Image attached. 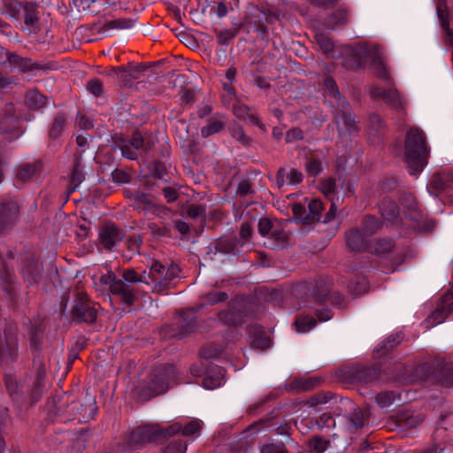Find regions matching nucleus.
Wrapping results in <instances>:
<instances>
[{"instance_id":"7ed1b4c3","label":"nucleus","mask_w":453,"mask_h":453,"mask_svg":"<svg viewBox=\"0 0 453 453\" xmlns=\"http://www.w3.org/2000/svg\"><path fill=\"white\" fill-rule=\"evenodd\" d=\"M180 429L181 425L179 423L171 425L167 428H162L159 425L141 426L129 434L127 443L131 449H135L147 443L158 442L177 434Z\"/></svg>"},{"instance_id":"c85d7f7f","label":"nucleus","mask_w":453,"mask_h":453,"mask_svg":"<svg viewBox=\"0 0 453 453\" xmlns=\"http://www.w3.org/2000/svg\"><path fill=\"white\" fill-rule=\"evenodd\" d=\"M42 271V265L33 257L27 258L26 265L22 268V273L30 284L36 282L39 280Z\"/></svg>"},{"instance_id":"f8f14e48","label":"nucleus","mask_w":453,"mask_h":453,"mask_svg":"<svg viewBox=\"0 0 453 453\" xmlns=\"http://www.w3.org/2000/svg\"><path fill=\"white\" fill-rule=\"evenodd\" d=\"M334 114V121L338 128L339 135H345L351 134L357 130L355 118L349 112V104L342 101L339 105Z\"/></svg>"},{"instance_id":"473e14b6","label":"nucleus","mask_w":453,"mask_h":453,"mask_svg":"<svg viewBox=\"0 0 453 453\" xmlns=\"http://www.w3.org/2000/svg\"><path fill=\"white\" fill-rule=\"evenodd\" d=\"M380 210L385 219L394 224L399 221V209L395 202L384 199L380 205Z\"/></svg>"},{"instance_id":"a19ab883","label":"nucleus","mask_w":453,"mask_h":453,"mask_svg":"<svg viewBox=\"0 0 453 453\" xmlns=\"http://www.w3.org/2000/svg\"><path fill=\"white\" fill-rule=\"evenodd\" d=\"M27 104L33 110H38L46 104V97L37 90H29L26 96Z\"/></svg>"},{"instance_id":"39448f33","label":"nucleus","mask_w":453,"mask_h":453,"mask_svg":"<svg viewBox=\"0 0 453 453\" xmlns=\"http://www.w3.org/2000/svg\"><path fill=\"white\" fill-rule=\"evenodd\" d=\"M97 308L84 292L78 291L73 301L70 313L77 323H93L97 318Z\"/></svg>"},{"instance_id":"4468645a","label":"nucleus","mask_w":453,"mask_h":453,"mask_svg":"<svg viewBox=\"0 0 453 453\" xmlns=\"http://www.w3.org/2000/svg\"><path fill=\"white\" fill-rule=\"evenodd\" d=\"M371 59V69L375 76L385 81H390L391 76L388 67L384 62V53L378 46H372L369 48V57Z\"/></svg>"},{"instance_id":"a18cd8bd","label":"nucleus","mask_w":453,"mask_h":453,"mask_svg":"<svg viewBox=\"0 0 453 453\" xmlns=\"http://www.w3.org/2000/svg\"><path fill=\"white\" fill-rule=\"evenodd\" d=\"M368 128L370 134L379 136L383 133L385 128L384 120L377 114L373 113L369 116Z\"/></svg>"},{"instance_id":"bf43d9fd","label":"nucleus","mask_w":453,"mask_h":453,"mask_svg":"<svg viewBox=\"0 0 453 453\" xmlns=\"http://www.w3.org/2000/svg\"><path fill=\"white\" fill-rule=\"evenodd\" d=\"M326 298L332 304L336 305V306H340L342 303V297L341 296V295L338 292H332L330 294L323 292L321 294L316 295V299L319 302H323Z\"/></svg>"},{"instance_id":"2eb2a0df","label":"nucleus","mask_w":453,"mask_h":453,"mask_svg":"<svg viewBox=\"0 0 453 453\" xmlns=\"http://www.w3.org/2000/svg\"><path fill=\"white\" fill-rule=\"evenodd\" d=\"M453 299L451 294H445L441 303L437 305L436 309L428 316L426 320L427 324L426 328L442 323L449 313H452L450 309H453Z\"/></svg>"},{"instance_id":"f3484780","label":"nucleus","mask_w":453,"mask_h":453,"mask_svg":"<svg viewBox=\"0 0 453 453\" xmlns=\"http://www.w3.org/2000/svg\"><path fill=\"white\" fill-rule=\"evenodd\" d=\"M240 241L235 236L221 237L217 239L210 247V252L224 255H237L240 252Z\"/></svg>"},{"instance_id":"4d7b16f0","label":"nucleus","mask_w":453,"mask_h":453,"mask_svg":"<svg viewBox=\"0 0 453 453\" xmlns=\"http://www.w3.org/2000/svg\"><path fill=\"white\" fill-rule=\"evenodd\" d=\"M187 445L181 440H173L164 449V453H185Z\"/></svg>"},{"instance_id":"6e6552de","label":"nucleus","mask_w":453,"mask_h":453,"mask_svg":"<svg viewBox=\"0 0 453 453\" xmlns=\"http://www.w3.org/2000/svg\"><path fill=\"white\" fill-rule=\"evenodd\" d=\"M196 328V311L188 310L183 311L177 321L169 327V336L182 339L194 332Z\"/></svg>"},{"instance_id":"393cba45","label":"nucleus","mask_w":453,"mask_h":453,"mask_svg":"<svg viewBox=\"0 0 453 453\" xmlns=\"http://www.w3.org/2000/svg\"><path fill=\"white\" fill-rule=\"evenodd\" d=\"M85 180L84 167L82 165V157L81 155H75L73 169L70 175V186L68 192H74L77 188Z\"/></svg>"},{"instance_id":"79ce46f5","label":"nucleus","mask_w":453,"mask_h":453,"mask_svg":"<svg viewBox=\"0 0 453 453\" xmlns=\"http://www.w3.org/2000/svg\"><path fill=\"white\" fill-rule=\"evenodd\" d=\"M349 20L348 12L344 8H340L330 15L326 19V25L329 28H334L338 25H345Z\"/></svg>"},{"instance_id":"f704fd0d","label":"nucleus","mask_w":453,"mask_h":453,"mask_svg":"<svg viewBox=\"0 0 453 453\" xmlns=\"http://www.w3.org/2000/svg\"><path fill=\"white\" fill-rule=\"evenodd\" d=\"M231 308L223 311L219 314V319L227 325L238 326L243 322V314L240 310H236L234 304Z\"/></svg>"},{"instance_id":"338daca9","label":"nucleus","mask_w":453,"mask_h":453,"mask_svg":"<svg viewBox=\"0 0 453 453\" xmlns=\"http://www.w3.org/2000/svg\"><path fill=\"white\" fill-rule=\"evenodd\" d=\"M260 453H288L284 444H264L260 448Z\"/></svg>"},{"instance_id":"052dcab7","label":"nucleus","mask_w":453,"mask_h":453,"mask_svg":"<svg viewBox=\"0 0 453 453\" xmlns=\"http://www.w3.org/2000/svg\"><path fill=\"white\" fill-rule=\"evenodd\" d=\"M227 298V293L221 291H212L204 296L205 302L210 304H215L220 302H225Z\"/></svg>"},{"instance_id":"a878e982","label":"nucleus","mask_w":453,"mask_h":453,"mask_svg":"<svg viewBox=\"0 0 453 453\" xmlns=\"http://www.w3.org/2000/svg\"><path fill=\"white\" fill-rule=\"evenodd\" d=\"M129 197L132 200V205L135 210L150 211L157 208L155 199L150 194L135 192Z\"/></svg>"},{"instance_id":"37998d69","label":"nucleus","mask_w":453,"mask_h":453,"mask_svg":"<svg viewBox=\"0 0 453 453\" xmlns=\"http://www.w3.org/2000/svg\"><path fill=\"white\" fill-rule=\"evenodd\" d=\"M66 123V117L64 113H58L54 118L52 126L49 131V136L50 139H57L58 138L65 126Z\"/></svg>"},{"instance_id":"5701e85b","label":"nucleus","mask_w":453,"mask_h":453,"mask_svg":"<svg viewBox=\"0 0 453 453\" xmlns=\"http://www.w3.org/2000/svg\"><path fill=\"white\" fill-rule=\"evenodd\" d=\"M343 403L349 407L351 411L345 418L347 419L348 428L356 431L365 426V419L360 408L349 399H345Z\"/></svg>"},{"instance_id":"1a4fd4ad","label":"nucleus","mask_w":453,"mask_h":453,"mask_svg":"<svg viewBox=\"0 0 453 453\" xmlns=\"http://www.w3.org/2000/svg\"><path fill=\"white\" fill-rule=\"evenodd\" d=\"M370 96L372 99L381 98L392 109L398 112H405L406 101L395 88L384 89L374 86L370 88Z\"/></svg>"},{"instance_id":"6e6d98bb","label":"nucleus","mask_w":453,"mask_h":453,"mask_svg":"<svg viewBox=\"0 0 453 453\" xmlns=\"http://www.w3.org/2000/svg\"><path fill=\"white\" fill-rule=\"evenodd\" d=\"M142 243V239L140 235L133 234L129 236V238L127 241V248L130 252L129 257H131V256L134 254L139 253Z\"/></svg>"},{"instance_id":"cd10ccee","label":"nucleus","mask_w":453,"mask_h":453,"mask_svg":"<svg viewBox=\"0 0 453 453\" xmlns=\"http://www.w3.org/2000/svg\"><path fill=\"white\" fill-rule=\"evenodd\" d=\"M19 119L14 114L12 105H8L0 114V133L11 132L17 128Z\"/></svg>"},{"instance_id":"423d86ee","label":"nucleus","mask_w":453,"mask_h":453,"mask_svg":"<svg viewBox=\"0 0 453 453\" xmlns=\"http://www.w3.org/2000/svg\"><path fill=\"white\" fill-rule=\"evenodd\" d=\"M150 376V385L149 388L150 393L148 394L149 397L165 393L171 383L175 380L177 372L172 365H158L155 366Z\"/></svg>"},{"instance_id":"0eeeda50","label":"nucleus","mask_w":453,"mask_h":453,"mask_svg":"<svg viewBox=\"0 0 453 453\" xmlns=\"http://www.w3.org/2000/svg\"><path fill=\"white\" fill-rule=\"evenodd\" d=\"M380 369L376 366L355 365L345 371V379L350 383H372L379 380Z\"/></svg>"},{"instance_id":"ea45409f","label":"nucleus","mask_w":453,"mask_h":453,"mask_svg":"<svg viewBox=\"0 0 453 453\" xmlns=\"http://www.w3.org/2000/svg\"><path fill=\"white\" fill-rule=\"evenodd\" d=\"M437 15L441 20L443 30L447 32L449 35H450L451 31L449 29V12L448 11L445 0H438Z\"/></svg>"},{"instance_id":"864d4df0","label":"nucleus","mask_w":453,"mask_h":453,"mask_svg":"<svg viewBox=\"0 0 453 453\" xmlns=\"http://www.w3.org/2000/svg\"><path fill=\"white\" fill-rule=\"evenodd\" d=\"M315 40L317 42V43L319 45L320 49L322 50V51L329 56H334L333 55V51H334V43L331 40V38H329L328 36L323 35V34H317L316 36H315Z\"/></svg>"},{"instance_id":"20e7f679","label":"nucleus","mask_w":453,"mask_h":453,"mask_svg":"<svg viewBox=\"0 0 453 453\" xmlns=\"http://www.w3.org/2000/svg\"><path fill=\"white\" fill-rule=\"evenodd\" d=\"M180 273L175 264L164 265L159 261H153L147 272L148 285H153V291L162 292L170 285Z\"/></svg>"},{"instance_id":"4be33fe9","label":"nucleus","mask_w":453,"mask_h":453,"mask_svg":"<svg viewBox=\"0 0 453 453\" xmlns=\"http://www.w3.org/2000/svg\"><path fill=\"white\" fill-rule=\"evenodd\" d=\"M303 180V173L297 169L281 167L277 171L275 182L278 188H283L285 185L296 186Z\"/></svg>"},{"instance_id":"4c0bfd02","label":"nucleus","mask_w":453,"mask_h":453,"mask_svg":"<svg viewBox=\"0 0 453 453\" xmlns=\"http://www.w3.org/2000/svg\"><path fill=\"white\" fill-rule=\"evenodd\" d=\"M380 227V223L375 219V217L367 215L362 221V226L360 231L367 238L374 234Z\"/></svg>"},{"instance_id":"bb28decb","label":"nucleus","mask_w":453,"mask_h":453,"mask_svg":"<svg viewBox=\"0 0 453 453\" xmlns=\"http://www.w3.org/2000/svg\"><path fill=\"white\" fill-rule=\"evenodd\" d=\"M17 336L12 329H4V338H0V357H12L17 349Z\"/></svg>"},{"instance_id":"e433bc0d","label":"nucleus","mask_w":453,"mask_h":453,"mask_svg":"<svg viewBox=\"0 0 453 453\" xmlns=\"http://www.w3.org/2000/svg\"><path fill=\"white\" fill-rule=\"evenodd\" d=\"M122 280H125L130 286L134 283H144L148 285L149 280L147 279V271H142V273H138L134 269H126L122 273Z\"/></svg>"},{"instance_id":"680f3d73","label":"nucleus","mask_w":453,"mask_h":453,"mask_svg":"<svg viewBox=\"0 0 453 453\" xmlns=\"http://www.w3.org/2000/svg\"><path fill=\"white\" fill-rule=\"evenodd\" d=\"M87 88L95 96H100L104 92L103 82L97 78L89 80L87 82Z\"/></svg>"},{"instance_id":"72a5a7b5","label":"nucleus","mask_w":453,"mask_h":453,"mask_svg":"<svg viewBox=\"0 0 453 453\" xmlns=\"http://www.w3.org/2000/svg\"><path fill=\"white\" fill-rule=\"evenodd\" d=\"M23 19L26 26L35 28L39 23L40 13L37 4L27 3L23 7Z\"/></svg>"},{"instance_id":"5fc2aeb1","label":"nucleus","mask_w":453,"mask_h":453,"mask_svg":"<svg viewBox=\"0 0 453 453\" xmlns=\"http://www.w3.org/2000/svg\"><path fill=\"white\" fill-rule=\"evenodd\" d=\"M328 443V441L316 436L310 440L308 447L311 452L323 453L326 449Z\"/></svg>"},{"instance_id":"69168bd1","label":"nucleus","mask_w":453,"mask_h":453,"mask_svg":"<svg viewBox=\"0 0 453 453\" xmlns=\"http://www.w3.org/2000/svg\"><path fill=\"white\" fill-rule=\"evenodd\" d=\"M148 228L156 237L171 236L170 230L165 226H160L156 223H149Z\"/></svg>"},{"instance_id":"09e8293b","label":"nucleus","mask_w":453,"mask_h":453,"mask_svg":"<svg viewBox=\"0 0 453 453\" xmlns=\"http://www.w3.org/2000/svg\"><path fill=\"white\" fill-rule=\"evenodd\" d=\"M140 78L139 75L134 74L129 67L120 68V73L119 75L118 83L124 87H131L134 83V81L138 80Z\"/></svg>"},{"instance_id":"9b49d317","label":"nucleus","mask_w":453,"mask_h":453,"mask_svg":"<svg viewBox=\"0 0 453 453\" xmlns=\"http://www.w3.org/2000/svg\"><path fill=\"white\" fill-rule=\"evenodd\" d=\"M42 164L41 161L23 163L17 166L15 174V186L22 188L25 184L37 180L41 176Z\"/></svg>"},{"instance_id":"7c9ffc66","label":"nucleus","mask_w":453,"mask_h":453,"mask_svg":"<svg viewBox=\"0 0 453 453\" xmlns=\"http://www.w3.org/2000/svg\"><path fill=\"white\" fill-rule=\"evenodd\" d=\"M395 248V242L390 238H378L372 242L370 246L371 253L379 257H384L390 253Z\"/></svg>"},{"instance_id":"0e129e2a","label":"nucleus","mask_w":453,"mask_h":453,"mask_svg":"<svg viewBox=\"0 0 453 453\" xmlns=\"http://www.w3.org/2000/svg\"><path fill=\"white\" fill-rule=\"evenodd\" d=\"M271 345V340L269 337L261 335L253 339L251 342V347L256 349H266Z\"/></svg>"},{"instance_id":"2f4dec72","label":"nucleus","mask_w":453,"mask_h":453,"mask_svg":"<svg viewBox=\"0 0 453 453\" xmlns=\"http://www.w3.org/2000/svg\"><path fill=\"white\" fill-rule=\"evenodd\" d=\"M0 50V55H4L11 65L17 67L23 73L29 72L30 58H22L14 52L5 50L4 48H1Z\"/></svg>"},{"instance_id":"9d476101","label":"nucleus","mask_w":453,"mask_h":453,"mask_svg":"<svg viewBox=\"0 0 453 453\" xmlns=\"http://www.w3.org/2000/svg\"><path fill=\"white\" fill-rule=\"evenodd\" d=\"M124 238V230L112 222L104 223L99 229V243L109 251L112 250Z\"/></svg>"},{"instance_id":"774afa93","label":"nucleus","mask_w":453,"mask_h":453,"mask_svg":"<svg viewBox=\"0 0 453 453\" xmlns=\"http://www.w3.org/2000/svg\"><path fill=\"white\" fill-rule=\"evenodd\" d=\"M303 139V132L299 127L290 128L286 134V142L291 143Z\"/></svg>"},{"instance_id":"e2e57ef3","label":"nucleus","mask_w":453,"mask_h":453,"mask_svg":"<svg viewBox=\"0 0 453 453\" xmlns=\"http://www.w3.org/2000/svg\"><path fill=\"white\" fill-rule=\"evenodd\" d=\"M187 215L192 219L203 218L205 215V206L190 204L187 208Z\"/></svg>"},{"instance_id":"8fccbe9b","label":"nucleus","mask_w":453,"mask_h":453,"mask_svg":"<svg viewBox=\"0 0 453 453\" xmlns=\"http://www.w3.org/2000/svg\"><path fill=\"white\" fill-rule=\"evenodd\" d=\"M19 11L20 4L16 0H3V4L0 5V12L12 18H16Z\"/></svg>"},{"instance_id":"49530a36","label":"nucleus","mask_w":453,"mask_h":453,"mask_svg":"<svg viewBox=\"0 0 453 453\" xmlns=\"http://www.w3.org/2000/svg\"><path fill=\"white\" fill-rule=\"evenodd\" d=\"M402 340L401 335L395 334L390 335L387 340H385L377 349L376 352L378 356H383L386 355L388 352H389L395 346L400 343Z\"/></svg>"},{"instance_id":"f257e3e1","label":"nucleus","mask_w":453,"mask_h":453,"mask_svg":"<svg viewBox=\"0 0 453 453\" xmlns=\"http://www.w3.org/2000/svg\"><path fill=\"white\" fill-rule=\"evenodd\" d=\"M404 157L410 174L419 173L427 164L429 149L426 135L418 127H411L405 135Z\"/></svg>"},{"instance_id":"58836bf2","label":"nucleus","mask_w":453,"mask_h":453,"mask_svg":"<svg viewBox=\"0 0 453 453\" xmlns=\"http://www.w3.org/2000/svg\"><path fill=\"white\" fill-rule=\"evenodd\" d=\"M395 421L398 426L403 428L414 427L421 419L418 417H414L410 411L399 412L395 416Z\"/></svg>"},{"instance_id":"6ab92c4d","label":"nucleus","mask_w":453,"mask_h":453,"mask_svg":"<svg viewBox=\"0 0 453 453\" xmlns=\"http://www.w3.org/2000/svg\"><path fill=\"white\" fill-rule=\"evenodd\" d=\"M266 20L267 16L263 10L257 7H251L245 17L244 22L247 26L254 28L256 32L264 35L267 33Z\"/></svg>"},{"instance_id":"aec40b11","label":"nucleus","mask_w":453,"mask_h":453,"mask_svg":"<svg viewBox=\"0 0 453 453\" xmlns=\"http://www.w3.org/2000/svg\"><path fill=\"white\" fill-rule=\"evenodd\" d=\"M453 183V172L443 171L434 173L430 180L427 189L430 194L437 196L441 191L445 190Z\"/></svg>"},{"instance_id":"dca6fc26","label":"nucleus","mask_w":453,"mask_h":453,"mask_svg":"<svg viewBox=\"0 0 453 453\" xmlns=\"http://www.w3.org/2000/svg\"><path fill=\"white\" fill-rule=\"evenodd\" d=\"M19 204L12 198H4L0 201V232L9 226L18 218Z\"/></svg>"},{"instance_id":"c9c22d12","label":"nucleus","mask_w":453,"mask_h":453,"mask_svg":"<svg viewBox=\"0 0 453 453\" xmlns=\"http://www.w3.org/2000/svg\"><path fill=\"white\" fill-rule=\"evenodd\" d=\"M308 209L309 213L303 219V222L304 224H312L315 221H319L323 209L322 202L319 199H313L309 203Z\"/></svg>"},{"instance_id":"13d9d810","label":"nucleus","mask_w":453,"mask_h":453,"mask_svg":"<svg viewBox=\"0 0 453 453\" xmlns=\"http://www.w3.org/2000/svg\"><path fill=\"white\" fill-rule=\"evenodd\" d=\"M336 188L335 180L333 178H329L324 180L321 182L320 190L321 192L328 197L331 201L333 200L332 196L334 195Z\"/></svg>"},{"instance_id":"f03ea898","label":"nucleus","mask_w":453,"mask_h":453,"mask_svg":"<svg viewBox=\"0 0 453 453\" xmlns=\"http://www.w3.org/2000/svg\"><path fill=\"white\" fill-rule=\"evenodd\" d=\"M156 142L154 135L135 131L129 138L119 135L112 137V148L119 150L123 157L136 160L148 156L154 149Z\"/></svg>"},{"instance_id":"b1692460","label":"nucleus","mask_w":453,"mask_h":453,"mask_svg":"<svg viewBox=\"0 0 453 453\" xmlns=\"http://www.w3.org/2000/svg\"><path fill=\"white\" fill-rule=\"evenodd\" d=\"M226 117L223 114L217 113L211 117L207 124L201 128V136L207 138L212 134H219L226 127Z\"/></svg>"},{"instance_id":"603ef678","label":"nucleus","mask_w":453,"mask_h":453,"mask_svg":"<svg viewBox=\"0 0 453 453\" xmlns=\"http://www.w3.org/2000/svg\"><path fill=\"white\" fill-rule=\"evenodd\" d=\"M397 398V395L393 391H386L378 394L375 396V402L381 408L390 406Z\"/></svg>"},{"instance_id":"de8ad7c7","label":"nucleus","mask_w":453,"mask_h":453,"mask_svg":"<svg viewBox=\"0 0 453 453\" xmlns=\"http://www.w3.org/2000/svg\"><path fill=\"white\" fill-rule=\"evenodd\" d=\"M317 325V320L309 316H300L295 321V326L298 333H306Z\"/></svg>"},{"instance_id":"412c9836","label":"nucleus","mask_w":453,"mask_h":453,"mask_svg":"<svg viewBox=\"0 0 453 453\" xmlns=\"http://www.w3.org/2000/svg\"><path fill=\"white\" fill-rule=\"evenodd\" d=\"M346 243L353 251H370L367 237L357 228H352L346 232Z\"/></svg>"},{"instance_id":"3c124183","label":"nucleus","mask_w":453,"mask_h":453,"mask_svg":"<svg viewBox=\"0 0 453 453\" xmlns=\"http://www.w3.org/2000/svg\"><path fill=\"white\" fill-rule=\"evenodd\" d=\"M324 84L328 91L329 95L332 96L336 100V106L339 105V103L341 104L342 101H345L338 89L337 84L335 81L331 77H326L324 80Z\"/></svg>"},{"instance_id":"c03bdc74","label":"nucleus","mask_w":453,"mask_h":453,"mask_svg":"<svg viewBox=\"0 0 453 453\" xmlns=\"http://www.w3.org/2000/svg\"><path fill=\"white\" fill-rule=\"evenodd\" d=\"M231 136L244 146H250L252 138L245 134L243 127L239 124H234L229 127Z\"/></svg>"},{"instance_id":"a211bd4d","label":"nucleus","mask_w":453,"mask_h":453,"mask_svg":"<svg viewBox=\"0 0 453 453\" xmlns=\"http://www.w3.org/2000/svg\"><path fill=\"white\" fill-rule=\"evenodd\" d=\"M110 292L127 306H132L137 299V290L122 280H118Z\"/></svg>"},{"instance_id":"c756f323","label":"nucleus","mask_w":453,"mask_h":453,"mask_svg":"<svg viewBox=\"0 0 453 453\" xmlns=\"http://www.w3.org/2000/svg\"><path fill=\"white\" fill-rule=\"evenodd\" d=\"M225 376V370L219 366L212 368L203 380V386L207 389H213L221 385Z\"/></svg>"},{"instance_id":"ddd939ff","label":"nucleus","mask_w":453,"mask_h":453,"mask_svg":"<svg viewBox=\"0 0 453 453\" xmlns=\"http://www.w3.org/2000/svg\"><path fill=\"white\" fill-rule=\"evenodd\" d=\"M369 57V49L365 46L348 48L342 58V65L348 70H357L365 66Z\"/></svg>"}]
</instances>
